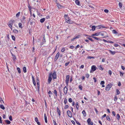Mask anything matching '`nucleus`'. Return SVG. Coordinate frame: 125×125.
<instances>
[{"label":"nucleus","instance_id":"obj_1","mask_svg":"<svg viewBox=\"0 0 125 125\" xmlns=\"http://www.w3.org/2000/svg\"><path fill=\"white\" fill-rule=\"evenodd\" d=\"M56 72L55 71H54L53 73H52V72H51V73L49 74L48 80V82L49 84L50 83L52 80V78L51 77V76L52 75V77H53V80H54L56 78Z\"/></svg>","mask_w":125,"mask_h":125},{"label":"nucleus","instance_id":"obj_2","mask_svg":"<svg viewBox=\"0 0 125 125\" xmlns=\"http://www.w3.org/2000/svg\"><path fill=\"white\" fill-rule=\"evenodd\" d=\"M112 86V84L111 83H110L107 85L106 87L105 90L106 91H109Z\"/></svg>","mask_w":125,"mask_h":125},{"label":"nucleus","instance_id":"obj_3","mask_svg":"<svg viewBox=\"0 0 125 125\" xmlns=\"http://www.w3.org/2000/svg\"><path fill=\"white\" fill-rule=\"evenodd\" d=\"M70 76L69 75H67L66 76V84L68 85V84Z\"/></svg>","mask_w":125,"mask_h":125},{"label":"nucleus","instance_id":"obj_4","mask_svg":"<svg viewBox=\"0 0 125 125\" xmlns=\"http://www.w3.org/2000/svg\"><path fill=\"white\" fill-rule=\"evenodd\" d=\"M91 120L90 118H89L87 120V122L88 123L89 125H93V123L92 121H91Z\"/></svg>","mask_w":125,"mask_h":125},{"label":"nucleus","instance_id":"obj_5","mask_svg":"<svg viewBox=\"0 0 125 125\" xmlns=\"http://www.w3.org/2000/svg\"><path fill=\"white\" fill-rule=\"evenodd\" d=\"M64 17L66 22L70 19L69 17L68 16V15L65 14Z\"/></svg>","mask_w":125,"mask_h":125},{"label":"nucleus","instance_id":"obj_6","mask_svg":"<svg viewBox=\"0 0 125 125\" xmlns=\"http://www.w3.org/2000/svg\"><path fill=\"white\" fill-rule=\"evenodd\" d=\"M67 114L69 117L71 118L72 117V115L71 112L69 110L67 111Z\"/></svg>","mask_w":125,"mask_h":125},{"label":"nucleus","instance_id":"obj_7","mask_svg":"<svg viewBox=\"0 0 125 125\" xmlns=\"http://www.w3.org/2000/svg\"><path fill=\"white\" fill-rule=\"evenodd\" d=\"M68 90V89L67 87L66 86H65L64 88V93L65 94H67Z\"/></svg>","mask_w":125,"mask_h":125},{"label":"nucleus","instance_id":"obj_8","mask_svg":"<svg viewBox=\"0 0 125 125\" xmlns=\"http://www.w3.org/2000/svg\"><path fill=\"white\" fill-rule=\"evenodd\" d=\"M96 67L95 65H93L91 67V70L94 72L96 70Z\"/></svg>","mask_w":125,"mask_h":125},{"label":"nucleus","instance_id":"obj_9","mask_svg":"<svg viewBox=\"0 0 125 125\" xmlns=\"http://www.w3.org/2000/svg\"><path fill=\"white\" fill-rule=\"evenodd\" d=\"M56 3V6L59 9H61V7H62V6L58 2H57Z\"/></svg>","mask_w":125,"mask_h":125},{"label":"nucleus","instance_id":"obj_10","mask_svg":"<svg viewBox=\"0 0 125 125\" xmlns=\"http://www.w3.org/2000/svg\"><path fill=\"white\" fill-rule=\"evenodd\" d=\"M35 120L38 125H41V124L39 122L38 119L37 117H35Z\"/></svg>","mask_w":125,"mask_h":125},{"label":"nucleus","instance_id":"obj_11","mask_svg":"<svg viewBox=\"0 0 125 125\" xmlns=\"http://www.w3.org/2000/svg\"><path fill=\"white\" fill-rule=\"evenodd\" d=\"M32 78L33 81V83L34 85H36V83L34 80V78L33 75H32Z\"/></svg>","mask_w":125,"mask_h":125},{"label":"nucleus","instance_id":"obj_12","mask_svg":"<svg viewBox=\"0 0 125 125\" xmlns=\"http://www.w3.org/2000/svg\"><path fill=\"white\" fill-rule=\"evenodd\" d=\"M44 116L45 122L46 123H47V117L46 116V114L45 113L44 114Z\"/></svg>","mask_w":125,"mask_h":125},{"label":"nucleus","instance_id":"obj_13","mask_svg":"<svg viewBox=\"0 0 125 125\" xmlns=\"http://www.w3.org/2000/svg\"><path fill=\"white\" fill-rule=\"evenodd\" d=\"M67 22L69 24H72L73 23V21H72L70 19L69 20H68Z\"/></svg>","mask_w":125,"mask_h":125},{"label":"nucleus","instance_id":"obj_14","mask_svg":"<svg viewBox=\"0 0 125 125\" xmlns=\"http://www.w3.org/2000/svg\"><path fill=\"white\" fill-rule=\"evenodd\" d=\"M57 112L58 114L59 115V116H60L61 115L60 111V109H59L58 107H57Z\"/></svg>","mask_w":125,"mask_h":125},{"label":"nucleus","instance_id":"obj_15","mask_svg":"<svg viewBox=\"0 0 125 125\" xmlns=\"http://www.w3.org/2000/svg\"><path fill=\"white\" fill-rule=\"evenodd\" d=\"M75 106L77 110H78L79 105L78 103L77 102L75 104Z\"/></svg>","mask_w":125,"mask_h":125},{"label":"nucleus","instance_id":"obj_16","mask_svg":"<svg viewBox=\"0 0 125 125\" xmlns=\"http://www.w3.org/2000/svg\"><path fill=\"white\" fill-rule=\"evenodd\" d=\"M99 70L101 71L103 70L104 69V68L102 67V65H100L99 67Z\"/></svg>","mask_w":125,"mask_h":125},{"label":"nucleus","instance_id":"obj_17","mask_svg":"<svg viewBox=\"0 0 125 125\" xmlns=\"http://www.w3.org/2000/svg\"><path fill=\"white\" fill-rule=\"evenodd\" d=\"M59 54L60 53L59 52L57 53L55 57V59H58V58L59 56Z\"/></svg>","mask_w":125,"mask_h":125},{"label":"nucleus","instance_id":"obj_18","mask_svg":"<svg viewBox=\"0 0 125 125\" xmlns=\"http://www.w3.org/2000/svg\"><path fill=\"white\" fill-rule=\"evenodd\" d=\"M100 33H96L94 34H93L91 35V36H98L99 35H100Z\"/></svg>","mask_w":125,"mask_h":125},{"label":"nucleus","instance_id":"obj_19","mask_svg":"<svg viewBox=\"0 0 125 125\" xmlns=\"http://www.w3.org/2000/svg\"><path fill=\"white\" fill-rule=\"evenodd\" d=\"M82 113L83 115V116L84 117H85L86 115V113L85 111L84 110H83L82 112Z\"/></svg>","mask_w":125,"mask_h":125},{"label":"nucleus","instance_id":"obj_20","mask_svg":"<svg viewBox=\"0 0 125 125\" xmlns=\"http://www.w3.org/2000/svg\"><path fill=\"white\" fill-rule=\"evenodd\" d=\"M75 3L77 5H79L80 4V2L78 0H76L75 1Z\"/></svg>","mask_w":125,"mask_h":125},{"label":"nucleus","instance_id":"obj_21","mask_svg":"<svg viewBox=\"0 0 125 125\" xmlns=\"http://www.w3.org/2000/svg\"><path fill=\"white\" fill-rule=\"evenodd\" d=\"M5 121V123H6L8 124H10L11 123V122L8 120H6Z\"/></svg>","mask_w":125,"mask_h":125},{"label":"nucleus","instance_id":"obj_22","mask_svg":"<svg viewBox=\"0 0 125 125\" xmlns=\"http://www.w3.org/2000/svg\"><path fill=\"white\" fill-rule=\"evenodd\" d=\"M109 51L110 53H111L112 54L114 55L115 53V51L113 52L110 50H109Z\"/></svg>","mask_w":125,"mask_h":125},{"label":"nucleus","instance_id":"obj_23","mask_svg":"<svg viewBox=\"0 0 125 125\" xmlns=\"http://www.w3.org/2000/svg\"><path fill=\"white\" fill-rule=\"evenodd\" d=\"M100 34L102 36H104L106 34V32L105 31H104L102 33H100Z\"/></svg>","mask_w":125,"mask_h":125},{"label":"nucleus","instance_id":"obj_24","mask_svg":"<svg viewBox=\"0 0 125 125\" xmlns=\"http://www.w3.org/2000/svg\"><path fill=\"white\" fill-rule=\"evenodd\" d=\"M13 32L15 33H18L19 32L18 30L14 29L13 30Z\"/></svg>","mask_w":125,"mask_h":125},{"label":"nucleus","instance_id":"obj_25","mask_svg":"<svg viewBox=\"0 0 125 125\" xmlns=\"http://www.w3.org/2000/svg\"><path fill=\"white\" fill-rule=\"evenodd\" d=\"M45 19L44 18L41 19L40 20V21L41 23H43L45 21Z\"/></svg>","mask_w":125,"mask_h":125},{"label":"nucleus","instance_id":"obj_26","mask_svg":"<svg viewBox=\"0 0 125 125\" xmlns=\"http://www.w3.org/2000/svg\"><path fill=\"white\" fill-rule=\"evenodd\" d=\"M53 93L55 94V95L56 97H57V91L56 90H54V91Z\"/></svg>","mask_w":125,"mask_h":125},{"label":"nucleus","instance_id":"obj_27","mask_svg":"<svg viewBox=\"0 0 125 125\" xmlns=\"http://www.w3.org/2000/svg\"><path fill=\"white\" fill-rule=\"evenodd\" d=\"M0 107L3 110L5 109V108L3 105H0Z\"/></svg>","mask_w":125,"mask_h":125},{"label":"nucleus","instance_id":"obj_28","mask_svg":"<svg viewBox=\"0 0 125 125\" xmlns=\"http://www.w3.org/2000/svg\"><path fill=\"white\" fill-rule=\"evenodd\" d=\"M22 24L21 23H19V27L21 28H22Z\"/></svg>","mask_w":125,"mask_h":125},{"label":"nucleus","instance_id":"obj_29","mask_svg":"<svg viewBox=\"0 0 125 125\" xmlns=\"http://www.w3.org/2000/svg\"><path fill=\"white\" fill-rule=\"evenodd\" d=\"M13 24H12V23H10L9 24V27L12 30V25Z\"/></svg>","mask_w":125,"mask_h":125},{"label":"nucleus","instance_id":"obj_30","mask_svg":"<svg viewBox=\"0 0 125 125\" xmlns=\"http://www.w3.org/2000/svg\"><path fill=\"white\" fill-rule=\"evenodd\" d=\"M67 100L66 98H65L64 99V103L65 104H66L67 103Z\"/></svg>","mask_w":125,"mask_h":125},{"label":"nucleus","instance_id":"obj_31","mask_svg":"<svg viewBox=\"0 0 125 125\" xmlns=\"http://www.w3.org/2000/svg\"><path fill=\"white\" fill-rule=\"evenodd\" d=\"M74 121L76 122V123L77 124H78V125H81V124L79 123V122L78 121H77V120H76L75 119V118H74Z\"/></svg>","mask_w":125,"mask_h":125},{"label":"nucleus","instance_id":"obj_32","mask_svg":"<svg viewBox=\"0 0 125 125\" xmlns=\"http://www.w3.org/2000/svg\"><path fill=\"white\" fill-rule=\"evenodd\" d=\"M17 70L19 73H21V71L20 68L19 67H18L17 68Z\"/></svg>","mask_w":125,"mask_h":125},{"label":"nucleus","instance_id":"obj_33","mask_svg":"<svg viewBox=\"0 0 125 125\" xmlns=\"http://www.w3.org/2000/svg\"><path fill=\"white\" fill-rule=\"evenodd\" d=\"M120 117V116L119 114H117V120H119Z\"/></svg>","mask_w":125,"mask_h":125},{"label":"nucleus","instance_id":"obj_34","mask_svg":"<svg viewBox=\"0 0 125 125\" xmlns=\"http://www.w3.org/2000/svg\"><path fill=\"white\" fill-rule=\"evenodd\" d=\"M92 37L94 38V39L96 40H101V39L100 38H99L97 37Z\"/></svg>","mask_w":125,"mask_h":125},{"label":"nucleus","instance_id":"obj_35","mask_svg":"<svg viewBox=\"0 0 125 125\" xmlns=\"http://www.w3.org/2000/svg\"><path fill=\"white\" fill-rule=\"evenodd\" d=\"M14 22H15V21L14 20H10V21L9 23H12V24H13V23H14Z\"/></svg>","mask_w":125,"mask_h":125},{"label":"nucleus","instance_id":"obj_36","mask_svg":"<svg viewBox=\"0 0 125 125\" xmlns=\"http://www.w3.org/2000/svg\"><path fill=\"white\" fill-rule=\"evenodd\" d=\"M116 92L117 94L115 95H118V94H119L120 93V92L119 91L118 89H117L116 90Z\"/></svg>","mask_w":125,"mask_h":125},{"label":"nucleus","instance_id":"obj_37","mask_svg":"<svg viewBox=\"0 0 125 125\" xmlns=\"http://www.w3.org/2000/svg\"><path fill=\"white\" fill-rule=\"evenodd\" d=\"M112 32L113 33L115 34H117L118 33L117 31L115 30H113Z\"/></svg>","mask_w":125,"mask_h":125},{"label":"nucleus","instance_id":"obj_38","mask_svg":"<svg viewBox=\"0 0 125 125\" xmlns=\"http://www.w3.org/2000/svg\"><path fill=\"white\" fill-rule=\"evenodd\" d=\"M106 118L107 120H108L109 121H110V119L109 116L108 115H107V116L106 117Z\"/></svg>","mask_w":125,"mask_h":125},{"label":"nucleus","instance_id":"obj_39","mask_svg":"<svg viewBox=\"0 0 125 125\" xmlns=\"http://www.w3.org/2000/svg\"><path fill=\"white\" fill-rule=\"evenodd\" d=\"M23 71L24 73L26 72V68L25 67H24L23 68Z\"/></svg>","mask_w":125,"mask_h":125},{"label":"nucleus","instance_id":"obj_40","mask_svg":"<svg viewBox=\"0 0 125 125\" xmlns=\"http://www.w3.org/2000/svg\"><path fill=\"white\" fill-rule=\"evenodd\" d=\"M42 42H43V43H45L46 42V41L45 38V36H44L43 37V39L42 40Z\"/></svg>","mask_w":125,"mask_h":125},{"label":"nucleus","instance_id":"obj_41","mask_svg":"<svg viewBox=\"0 0 125 125\" xmlns=\"http://www.w3.org/2000/svg\"><path fill=\"white\" fill-rule=\"evenodd\" d=\"M28 7L29 9V10L30 11L31 9V7L29 3V2Z\"/></svg>","mask_w":125,"mask_h":125},{"label":"nucleus","instance_id":"obj_42","mask_svg":"<svg viewBox=\"0 0 125 125\" xmlns=\"http://www.w3.org/2000/svg\"><path fill=\"white\" fill-rule=\"evenodd\" d=\"M95 27L94 26H93L92 27V30L93 31H94L95 30Z\"/></svg>","mask_w":125,"mask_h":125},{"label":"nucleus","instance_id":"obj_43","mask_svg":"<svg viewBox=\"0 0 125 125\" xmlns=\"http://www.w3.org/2000/svg\"><path fill=\"white\" fill-rule=\"evenodd\" d=\"M80 35H77V36H75L74 37V38H75V39L78 38L80 37Z\"/></svg>","mask_w":125,"mask_h":125},{"label":"nucleus","instance_id":"obj_44","mask_svg":"<svg viewBox=\"0 0 125 125\" xmlns=\"http://www.w3.org/2000/svg\"><path fill=\"white\" fill-rule=\"evenodd\" d=\"M117 100V96L115 95V98L114 99V101H116Z\"/></svg>","mask_w":125,"mask_h":125},{"label":"nucleus","instance_id":"obj_45","mask_svg":"<svg viewBox=\"0 0 125 125\" xmlns=\"http://www.w3.org/2000/svg\"><path fill=\"white\" fill-rule=\"evenodd\" d=\"M9 119L10 121L12 120V116L11 115H10L9 117Z\"/></svg>","mask_w":125,"mask_h":125},{"label":"nucleus","instance_id":"obj_46","mask_svg":"<svg viewBox=\"0 0 125 125\" xmlns=\"http://www.w3.org/2000/svg\"><path fill=\"white\" fill-rule=\"evenodd\" d=\"M20 12H18L16 15V17H18L20 15Z\"/></svg>","mask_w":125,"mask_h":125},{"label":"nucleus","instance_id":"obj_47","mask_svg":"<svg viewBox=\"0 0 125 125\" xmlns=\"http://www.w3.org/2000/svg\"><path fill=\"white\" fill-rule=\"evenodd\" d=\"M11 37L12 39L14 41H15V36L13 35H12L11 36Z\"/></svg>","mask_w":125,"mask_h":125},{"label":"nucleus","instance_id":"obj_48","mask_svg":"<svg viewBox=\"0 0 125 125\" xmlns=\"http://www.w3.org/2000/svg\"><path fill=\"white\" fill-rule=\"evenodd\" d=\"M122 4L121 2H119V5L120 8H121L122 7Z\"/></svg>","mask_w":125,"mask_h":125},{"label":"nucleus","instance_id":"obj_49","mask_svg":"<svg viewBox=\"0 0 125 125\" xmlns=\"http://www.w3.org/2000/svg\"><path fill=\"white\" fill-rule=\"evenodd\" d=\"M87 58L89 59H91L92 58L94 59V57H91L90 56H88Z\"/></svg>","mask_w":125,"mask_h":125},{"label":"nucleus","instance_id":"obj_50","mask_svg":"<svg viewBox=\"0 0 125 125\" xmlns=\"http://www.w3.org/2000/svg\"><path fill=\"white\" fill-rule=\"evenodd\" d=\"M87 38L90 40H91V41L92 42H94V41L91 38H89V37H87Z\"/></svg>","mask_w":125,"mask_h":125},{"label":"nucleus","instance_id":"obj_51","mask_svg":"<svg viewBox=\"0 0 125 125\" xmlns=\"http://www.w3.org/2000/svg\"><path fill=\"white\" fill-rule=\"evenodd\" d=\"M79 87L80 90H82L83 87L81 85H80L79 86Z\"/></svg>","mask_w":125,"mask_h":125},{"label":"nucleus","instance_id":"obj_52","mask_svg":"<svg viewBox=\"0 0 125 125\" xmlns=\"http://www.w3.org/2000/svg\"><path fill=\"white\" fill-rule=\"evenodd\" d=\"M37 84H38L39 83V80L38 78V77H37Z\"/></svg>","mask_w":125,"mask_h":125},{"label":"nucleus","instance_id":"obj_53","mask_svg":"<svg viewBox=\"0 0 125 125\" xmlns=\"http://www.w3.org/2000/svg\"><path fill=\"white\" fill-rule=\"evenodd\" d=\"M85 76L87 78H88L89 76V75L87 73L85 74Z\"/></svg>","mask_w":125,"mask_h":125},{"label":"nucleus","instance_id":"obj_54","mask_svg":"<svg viewBox=\"0 0 125 125\" xmlns=\"http://www.w3.org/2000/svg\"><path fill=\"white\" fill-rule=\"evenodd\" d=\"M68 101L70 103L72 102V99L71 98H69V99Z\"/></svg>","mask_w":125,"mask_h":125},{"label":"nucleus","instance_id":"obj_55","mask_svg":"<svg viewBox=\"0 0 125 125\" xmlns=\"http://www.w3.org/2000/svg\"><path fill=\"white\" fill-rule=\"evenodd\" d=\"M69 106L68 105H66L64 107V109H66Z\"/></svg>","mask_w":125,"mask_h":125},{"label":"nucleus","instance_id":"obj_56","mask_svg":"<svg viewBox=\"0 0 125 125\" xmlns=\"http://www.w3.org/2000/svg\"><path fill=\"white\" fill-rule=\"evenodd\" d=\"M105 28V27L104 26H102L101 25H100V27H99V28Z\"/></svg>","mask_w":125,"mask_h":125},{"label":"nucleus","instance_id":"obj_57","mask_svg":"<svg viewBox=\"0 0 125 125\" xmlns=\"http://www.w3.org/2000/svg\"><path fill=\"white\" fill-rule=\"evenodd\" d=\"M104 83V82L103 81H101V83H100V84H102V85H103Z\"/></svg>","mask_w":125,"mask_h":125},{"label":"nucleus","instance_id":"obj_58","mask_svg":"<svg viewBox=\"0 0 125 125\" xmlns=\"http://www.w3.org/2000/svg\"><path fill=\"white\" fill-rule=\"evenodd\" d=\"M74 47V46L73 45H72L70 46V48L71 49H73Z\"/></svg>","mask_w":125,"mask_h":125},{"label":"nucleus","instance_id":"obj_59","mask_svg":"<svg viewBox=\"0 0 125 125\" xmlns=\"http://www.w3.org/2000/svg\"><path fill=\"white\" fill-rule=\"evenodd\" d=\"M80 47V45H78L77 46H76L75 47V49L76 50L77 48H79Z\"/></svg>","mask_w":125,"mask_h":125},{"label":"nucleus","instance_id":"obj_60","mask_svg":"<svg viewBox=\"0 0 125 125\" xmlns=\"http://www.w3.org/2000/svg\"><path fill=\"white\" fill-rule=\"evenodd\" d=\"M65 50V49L64 48H63L61 50V51L62 52H63Z\"/></svg>","mask_w":125,"mask_h":125},{"label":"nucleus","instance_id":"obj_61","mask_svg":"<svg viewBox=\"0 0 125 125\" xmlns=\"http://www.w3.org/2000/svg\"><path fill=\"white\" fill-rule=\"evenodd\" d=\"M104 11L106 13H108V12L109 11L108 10L105 9L104 10Z\"/></svg>","mask_w":125,"mask_h":125},{"label":"nucleus","instance_id":"obj_62","mask_svg":"<svg viewBox=\"0 0 125 125\" xmlns=\"http://www.w3.org/2000/svg\"><path fill=\"white\" fill-rule=\"evenodd\" d=\"M48 94H50V95H51L52 94V93L51 92V91H49V92H48Z\"/></svg>","mask_w":125,"mask_h":125},{"label":"nucleus","instance_id":"obj_63","mask_svg":"<svg viewBox=\"0 0 125 125\" xmlns=\"http://www.w3.org/2000/svg\"><path fill=\"white\" fill-rule=\"evenodd\" d=\"M93 79L94 80V82L95 83L96 82V79L95 77H94Z\"/></svg>","mask_w":125,"mask_h":125},{"label":"nucleus","instance_id":"obj_64","mask_svg":"<svg viewBox=\"0 0 125 125\" xmlns=\"http://www.w3.org/2000/svg\"><path fill=\"white\" fill-rule=\"evenodd\" d=\"M120 76H123V73H122L121 72H120Z\"/></svg>","mask_w":125,"mask_h":125}]
</instances>
